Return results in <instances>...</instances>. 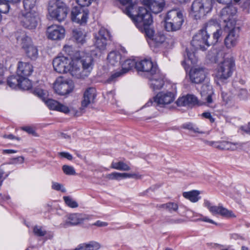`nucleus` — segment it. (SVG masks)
Wrapping results in <instances>:
<instances>
[{"label": "nucleus", "instance_id": "nucleus-23", "mask_svg": "<svg viewBox=\"0 0 250 250\" xmlns=\"http://www.w3.org/2000/svg\"><path fill=\"white\" fill-rule=\"evenodd\" d=\"M96 96V90L94 87H88L85 89L82 101V106L83 108L94 102Z\"/></svg>", "mask_w": 250, "mask_h": 250}, {"label": "nucleus", "instance_id": "nucleus-11", "mask_svg": "<svg viewBox=\"0 0 250 250\" xmlns=\"http://www.w3.org/2000/svg\"><path fill=\"white\" fill-rule=\"evenodd\" d=\"M74 83L71 80L59 77L57 79L54 84V89L55 92L60 95L69 94L73 90Z\"/></svg>", "mask_w": 250, "mask_h": 250}, {"label": "nucleus", "instance_id": "nucleus-51", "mask_svg": "<svg viewBox=\"0 0 250 250\" xmlns=\"http://www.w3.org/2000/svg\"><path fill=\"white\" fill-rule=\"evenodd\" d=\"M238 96L241 99L244 100L246 99L248 96L247 91L245 89H240L238 92Z\"/></svg>", "mask_w": 250, "mask_h": 250}, {"label": "nucleus", "instance_id": "nucleus-56", "mask_svg": "<svg viewBox=\"0 0 250 250\" xmlns=\"http://www.w3.org/2000/svg\"><path fill=\"white\" fill-rule=\"evenodd\" d=\"M22 129L29 134H34L35 133V130L33 128L30 126H24L23 127Z\"/></svg>", "mask_w": 250, "mask_h": 250}, {"label": "nucleus", "instance_id": "nucleus-54", "mask_svg": "<svg viewBox=\"0 0 250 250\" xmlns=\"http://www.w3.org/2000/svg\"><path fill=\"white\" fill-rule=\"evenodd\" d=\"M58 155L61 157L66 158L68 160H72L73 159L72 155L71 154H70L69 153L66 152H59Z\"/></svg>", "mask_w": 250, "mask_h": 250}, {"label": "nucleus", "instance_id": "nucleus-50", "mask_svg": "<svg viewBox=\"0 0 250 250\" xmlns=\"http://www.w3.org/2000/svg\"><path fill=\"white\" fill-rule=\"evenodd\" d=\"M222 98L223 101L225 103V104H228L231 101V98L230 95L227 93L222 92L221 93Z\"/></svg>", "mask_w": 250, "mask_h": 250}, {"label": "nucleus", "instance_id": "nucleus-27", "mask_svg": "<svg viewBox=\"0 0 250 250\" xmlns=\"http://www.w3.org/2000/svg\"><path fill=\"white\" fill-rule=\"evenodd\" d=\"M123 6L125 7L123 9V12L129 17L131 20L135 17L137 14L138 11H136V8L135 4L132 2V0H117Z\"/></svg>", "mask_w": 250, "mask_h": 250}, {"label": "nucleus", "instance_id": "nucleus-57", "mask_svg": "<svg viewBox=\"0 0 250 250\" xmlns=\"http://www.w3.org/2000/svg\"><path fill=\"white\" fill-rule=\"evenodd\" d=\"M202 115L205 118L208 119L210 122L213 123L214 122V119L212 117L209 112H204L202 114Z\"/></svg>", "mask_w": 250, "mask_h": 250}, {"label": "nucleus", "instance_id": "nucleus-41", "mask_svg": "<svg viewBox=\"0 0 250 250\" xmlns=\"http://www.w3.org/2000/svg\"><path fill=\"white\" fill-rule=\"evenodd\" d=\"M182 127L184 129H187L193 131L194 132H197L199 133H203V132L200 131L198 127L194 125L191 123H186L182 125Z\"/></svg>", "mask_w": 250, "mask_h": 250}, {"label": "nucleus", "instance_id": "nucleus-62", "mask_svg": "<svg viewBox=\"0 0 250 250\" xmlns=\"http://www.w3.org/2000/svg\"><path fill=\"white\" fill-rule=\"evenodd\" d=\"M204 206L205 207H207L209 211H210V208H212L213 206H211V203L208 200L206 199L204 201Z\"/></svg>", "mask_w": 250, "mask_h": 250}, {"label": "nucleus", "instance_id": "nucleus-36", "mask_svg": "<svg viewBox=\"0 0 250 250\" xmlns=\"http://www.w3.org/2000/svg\"><path fill=\"white\" fill-rule=\"evenodd\" d=\"M24 12H36V0H23Z\"/></svg>", "mask_w": 250, "mask_h": 250}, {"label": "nucleus", "instance_id": "nucleus-20", "mask_svg": "<svg viewBox=\"0 0 250 250\" xmlns=\"http://www.w3.org/2000/svg\"><path fill=\"white\" fill-rule=\"evenodd\" d=\"M200 93L202 100L205 101L203 103L211 108H214L215 104H213L212 98L213 94L212 86L208 83L203 85Z\"/></svg>", "mask_w": 250, "mask_h": 250}, {"label": "nucleus", "instance_id": "nucleus-52", "mask_svg": "<svg viewBox=\"0 0 250 250\" xmlns=\"http://www.w3.org/2000/svg\"><path fill=\"white\" fill-rule=\"evenodd\" d=\"M24 158L22 156H19L14 158L11 160V163L12 164H22L24 162Z\"/></svg>", "mask_w": 250, "mask_h": 250}, {"label": "nucleus", "instance_id": "nucleus-22", "mask_svg": "<svg viewBox=\"0 0 250 250\" xmlns=\"http://www.w3.org/2000/svg\"><path fill=\"white\" fill-rule=\"evenodd\" d=\"M143 3L154 14L161 12L166 5L165 0H143Z\"/></svg>", "mask_w": 250, "mask_h": 250}, {"label": "nucleus", "instance_id": "nucleus-45", "mask_svg": "<svg viewBox=\"0 0 250 250\" xmlns=\"http://www.w3.org/2000/svg\"><path fill=\"white\" fill-rule=\"evenodd\" d=\"M52 188L57 191H61L62 192H65L66 189L64 188L63 186L57 182H53L52 183Z\"/></svg>", "mask_w": 250, "mask_h": 250}, {"label": "nucleus", "instance_id": "nucleus-16", "mask_svg": "<svg viewBox=\"0 0 250 250\" xmlns=\"http://www.w3.org/2000/svg\"><path fill=\"white\" fill-rule=\"evenodd\" d=\"M207 75V72L204 67L194 66L190 70L189 78L192 83H200L205 80Z\"/></svg>", "mask_w": 250, "mask_h": 250}, {"label": "nucleus", "instance_id": "nucleus-34", "mask_svg": "<svg viewBox=\"0 0 250 250\" xmlns=\"http://www.w3.org/2000/svg\"><path fill=\"white\" fill-rule=\"evenodd\" d=\"M200 192L197 190L184 192L183 193V196L193 203L197 202L201 197L199 196Z\"/></svg>", "mask_w": 250, "mask_h": 250}, {"label": "nucleus", "instance_id": "nucleus-21", "mask_svg": "<svg viewBox=\"0 0 250 250\" xmlns=\"http://www.w3.org/2000/svg\"><path fill=\"white\" fill-rule=\"evenodd\" d=\"M47 33L49 39L52 40H59L64 38L65 30L62 26L54 24L48 27Z\"/></svg>", "mask_w": 250, "mask_h": 250}, {"label": "nucleus", "instance_id": "nucleus-10", "mask_svg": "<svg viewBox=\"0 0 250 250\" xmlns=\"http://www.w3.org/2000/svg\"><path fill=\"white\" fill-rule=\"evenodd\" d=\"M175 100V95L173 93L168 91H162L158 93L153 100H149L145 106H149L154 104L155 105L160 107H164L170 104Z\"/></svg>", "mask_w": 250, "mask_h": 250}, {"label": "nucleus", "instance_id": "nucleus-17", "mask_svg": "<svg viewBox=\"0 0 250 250\" xmlns=\"http://www.w3.org/2000/svg\"><path fill=\"white\" fill-rule=\"evenodd\" d=\"M204 143L209 146H213L221 150L234 151L241 146L239 143H233L228 141H204Z\"/></svg>", "mask_w": 250, "mask_h": 250}, {"label": "nucleus", "instance_id": "nucleus-2", "mask_svg": "<svg viewBox=\"0 0 250 250\" xmlns=\"http://www.w3.org/2000/svg\"><path fill=\"white\" fill-rule=\"evenodd\" d=\"M210 23H208L206 29L200 30L195 34L191 42L192 48L186 49L187 61H190L191 64H194L197 62L198 59L195 55V51L204 50L210 45L209 41H208L209 35L207 30L210 27Z\"/></svg>", "mask_w": 250, "mask_h": 250}, {"label": "nucleus", "instance_id": "nucleus-25", "mask_svg": "<svg viewBox=\"0 0 250 250\" xmlns=\"http://www.w3.org/2000/svg\"><path fill=\"white\" fill-rule=\"evenodd\" d=\"M83 219L81 214L78 213L71 214L68 216L66 220L60 224V226L62 228H67L81 224L83 222Z\"/></svg>", "mask_w": 250, "mask_h": 250}, {"label": "nucleus", "instance_id": "nucleus-28", "mask_svg": "<svg viewBox=\"0 0 250 250\" xmlns=\"http://www.w3.org/2000/svg\"><path fill=\"white\" fill-rule=\"evenodd\" d=\"M210 212L213 214H219L225 217H235L236 216L231 210H228L222 206H213L210 208Z\"/></svg>", "mask_w": 250, "mask_h": 250}, {"label": "nucleus", "instance_id": "nucleus-6", "mask_svg": "<svg viewBox=\"0 0 250 250\" xmlns=\"http://www.w3.org/2000/svg\"><path fill=\"white\" fill-rule=\"evenodd\" d=\"M48 10L50 16L59 21L66 18L68 9L66 4L60 0H51L48 3Z\"/></svg>", "mask_w": 250, "mask_h": 250}, {"label": "nucleus", "instance_id": "nucleus-24", "mask_svg": "<svg viewBox=\"0 0 250 250\" xmlns=\"http://www.w3.org/2000/svg\"><path fill=\"white\" fill-rule=\"evenodd\" d=\"M45 103L47 106L51 110H56L65 114H68L70 112L69 108L59 102L49 99L45 101Z\"/></svg>", "mask_w": 250, "mask_h": 250}, {"label": "nucleus", "instance_id": "nucleus-61", "mask_svg": "<svg viewBox=\"0 0 250 250\" xmlns=\"http://www.w3.org/2000/svg\"><path fill=\"white\" fill-rule=\"evenodd\" d=\"M94 225L98 227H105L107 226V223L105 222H102L98 220L95 223Z\"/></svg>", "mask_w": 250, "mask_h": 250}, {"label": "nucleus", "instance_id": "nucleus-55", "mask_svg": "<svg viewBox=\"0 0 250 250\" xmlns=\"http://www.w3.org/2000/svg\"><path fill=\"white\" fill-rule=\"evenodd\" d=\"M135 176V174H130L126 173H119V179H125L127 178H132Z\"/></svg>", "mask_w": 250, "mask_h": 250}, {"label": "nucleus", "instance_id": "nucleus-44", "mask_svg": "<svg viewBox=\"0 0 250 250\" xmlns=\"http://www.w3.org/2000/svg\"><path fill=\"white\" fill-rule=\"evenodd\" d=\"M63 172L66 175H75L76 172L74 168L70 166L64 165L62 167Z\"/></svg>", "mask_w": 250, "mask_h": 250}, {"label": "nucleus", "instance_id": "nucleus-9", "mask_svg": "<svg viewBox=\"0 0 250 250\" xmlns=\"http://www.w3.org/2000/svg\"><path fill=\"white\" fill-rule=\"evenodd\" d=\"M237 12L236 8L232 5L222 9L220 13V21L224 23L225 29L235 26L236 20L234 17Z\"/></svg>", "mask_w": 250, "mask_h": 250}, {"label": "nucleus", "instance_id": "nucleus-59", "mask_svg": "<svg viewBox=\"0 0 250 250\" xmlns=\"http://www.w3.org/2000/svg\"><path fill=\"white\" fill-rule=\"evenodd\" d=\"M4 80L3 77V68L0 63V84H1Z\"/></svg>", "mask_w": 250, "mask_h": 250}, {"label": "nucleus", "instance_id": "nucleus-40", "mask_svg": "<svg viewBox=\"0 0 250 250\" xmlns=\"http://www.w3.org/2000/svg\"><path fill=\"white\" fill-rule=\"evenodd\" d=\"M27 77H21L19 88L23 90H28L31 87L32 83Z\"/></svg>", "mask_w": 250, "mask_h": 250}, {"label": "nucleus", "instance_id": "nucleus-30", "mask_svg": "<svg viewBox=\"0 0 250 250\" xmlns=\"http://www.w3.org/2000/svg\"><path fill=\"white\" fill-rule=\"evenodd\" d=\"M166 40V36L163 32H158L153 36L151 41H148L150 45L152 47H159Z\"/></svg>", "mask_w": 250, "mask_h": 250}, {"label": "nucleus", "instance_id": "nucleus-42", "mask_svg": "<svg viewBox=\"0 0 250 250\" xmlns=\"http://www.w3.org/2000/svg\"><path fill=\"white\" fill-rule=\"evenodd\" d=\"M33 232L37 236H43L46 234V231L41 226H36L33 228Z\"/></svg>", "mask_w": 250, "mask_h": 250}, {"label": "nucleus", "instance_id": "nucleus-7", "mask_svg": "<svg viewBox=\"0 0 250 250\" xmlns=\"http://www.w3.org/2000/svg\"><path fill=\"white\" fill-rule=\"evenodd\" d=\"M235 66L233 59L230 57L225 58L217 67L216 77L222 82L227 80L232 74Z\"/></svg>", "mask_w": 250, "mask_h": 250}, {"label": "nucleus", "instance_id": "nucleus-8", "mask_svg": "<svg viewBox=\"0 0 250 250\" xmlns=\"http://www.w3.org/2000/svg\"><path fill=\"white\" fill-rule=\"evenodd\" d=\"M212 0H195L191 6V14L196 19H200L212 10Z\"/></svg>", "mask_w": 250, "mask_h": 250}, {"label": "nucleus", "instance_id": "nucleus-13", "mask_svg": "<svg viewBox=\"0 0 250 250\" xmlns=\"http://www.w3.org/2000/svg\"><path fill=\"white\" fill-rule=\"evenodd\" d=\"M110 38L108 30L101 28L94 35V45L100 50H104L107 45V41Z\"/></svg>", "mask_w": 250, "mask_h": 250}, {"label": "nucleus", "instance_id": "nucleus-12", "mask_svg": "<svg viewBox=\"0 0 250 250\" xmlns=\"http://www.w3.org/2000/svg\"><path fill=\"white\" fill-rule=\"evenodd\" d=\"M39 20L36 12H23L21 18V23L24 28L31 30L37 27Z\"/></svg>", "mask_w": 250, "mask_h": 250}, {"label": "nucleus", "instance_id": "nucleus-46", "mask_svg": "<svg viewBox=\"0 0 250 250\" xmlns=\"http://www.w3.org/2000/svg\"><path fill=\"white\" fill-rule=\"evenodd\" d=\"M222 33V31L221 29H217L215 32L213 34V41L210 42V45L213 44L217 42L219 37L221 36Z\"/></svg>", "mask_w": 250, "mask_h": 250}, {"label": "nucleus", "instance_id": "nucleus-4", "mask_svg": "<svg viewBox=\"0 0 250 250\" xmlns=\"http://www.w3.org/2000/svg\"><path fill=\"white\" fill-rule=\"evenodd\" d=\"M14 36L17 43L24 50L27 57L31 60H36L38 57V50L37 47L32 44L31 38L22 30L16 32Z\"/></svg>", "mask_w": 250, "mask_h": 250}, {"label": "nucleus", "instance_id": "nucleus-29", "mask_svg": "<svg viewBox=\"0 0 250 250\" xmlns=\"http://www.w3.org/2000/svg\"><path fill=\"white\" fill-rule=\"evenodd\" d=\"M178 106H186L189 104H198V100L193 95H188L186 96L178 98L176 101Z\"/></svg>", "mask_w": 250, "mask_h": 250}, {"label": "nucleus", "instance_id": "nucleus-60", "mask_svg": "<svg viewBox=\"0 0 250 250\" xmlns=\"http://www.w3.org/2000/svg\"><path fill=\"white\" fill-rule=\"evenodd\" d=\"M35 93L41 98H43L45 95L44 91L42 89H38L35 90Z\"/></svg>", "mask_w": 250, "mask_h": 250}, {"label": "nucleus", "instance_id": "nucleus-37", "mask_svg": "<svg viewBox=\"0 0 250 250\" xmlns=\"http://www.w3.org/2000/svg\"><path fill=\"white\" fill-rule=\"evenodd\" d=\"M73 37L78 43L83 44L85 42V34L80 29H76L73 31Z\"/></svg>", "mask_w": 250, "mask_h": 250}, {"label": "nucleus", "instance_id": "nucleus-43", "mask_svg": "<svg viewBox=\"0 0 250 250\" xmlns=\"http://www.w3.org/2000/svg\"><path fill=\"white\" fill-rule=\"evenodd\" d=\"M63 198L65 204L68 207L72 208H75L78 207V203L71 197L69 196H64Z\"/></svg>", "mask_w": 250, "mask_h": 250}, {"label": "nucleus", "instance_id": "nucleus-33", "mask_svg": "<svg viewBox=\"0 0 250 250\" xmlns=\"http://www.w3.org/2000/svg\"><path fill=\"white\" fill-rule=\"evenodd\" d=\"M20 0H0V12L3 14L7 13L11 5L20 1Z\"/></svg>", "mask_w": 250, "mask_h": 250}, {"label": "nucleus", "instance_id": "nucleus-35", "mask_svg": "<svg viewBox=\"0 0 250 250\" xmlns=\"http://www.w3.org/2000/svg\"><path fill=\"white\" fill-rule=\"evenodd\" d=\"M137 62L132 59H127L122 64V73L125 74L132 68H136Z\"/></svg>", "mask_w": 250, "mask_h": 250}, {"label": "nucleus", "instance_id": "nucleus-38", "mask_svg": "<svg viewBox=\"0 0 250 250\" xmlns=\"http://www.w3.org/2000/svg\"><path fill=\"white\" fill-rule=\"evenodd\" d=\"M21 77L17 76H12L7 79V84L12 88H19Z\"/></svg>", "mask_w": 250, "mask_h": 250}, {"label": "nucleus", "instance_id": "nucleus-63", "mask_svg": "<svg viewBox=\"0 0 250 250\" xmlns=\"http://www.w3.org/2000/svg\"><path fill=\"white\" fill-rule=\"evenodd\" d=\"M4 174V171L1 167H0V186H1L2 184V182L3 181Z\"/></svg>", "mask_w": 250, "mask_h": 250}, {"label": "nucleus", "instance_id": "nucleus-47", "mask_svg": "<svg viewBox=\"0 0 250 250\" xmlns=\"http://www.w3.org/2000/svg\"><path fill=\"white\" fill-rule=\"evenodd\" d=\"M124 74V73H122V71L121 70L120 71L115 72L113 73L107 79V82L109 83L113 82L115 81L116 78L122 76Z\"/></svg>", "mask_w": 250, "mask_h": 250}, {"label": "nucleus", "instance_id": "nucleus-58", "mask_svg": "<svg viewBox=\"0 0 250 250\" xmlns=\"http://www.w3.org/2000/svg\"><path fill=\"white\" fill-rule=\"evenodd\" d=\"M3 137L4 138H6V139H10V140L16 139V140H17L18 141L20 140V138L16 137V136H14L13 135H12L11 134L4 135L3 136Z\"/></svg>", "mask_w": 250, "mask_h": 250}, {"label": "nucleus", "instance_id": "nucleus-64", "mask_svg": "<svg viewBox=\"0 0 250 250\" xmlns=\"http://www.w3.org/2000/svg\"><path fill=\"white\" fill-rule=\"evenodd\" d=\"M242 128L245 132L250 134V123H249L247 126L243 127Z\"/></svg>", "mask_w": 250, "mask_h": 250}, {"label": "nucleus", "instance_id": "nucleus-26", "mask_svg": "<svg viewBox=\"0 0 250 250\" xmlns=\"http://www.w3.org/2000/svg\"><path fill=\"white\" fill-rule=\"evenodd\" d=\"M33 70L32 65L27 62H19L18 64L17 74L19 77H28Z\"/></svg>", "mask_w": 250, "mask_h": 250}, {"label": "nucleus", "instance_id": "nucleus-53", "mask_svg": "<svg viewBox=\"0 0 250 250\" xmlns=\"http://www.w3.org/2000/svg\"><path fill=\"white\" fill-rule=\"evenodd\" d=\"M106 177L111 180H120L119 173L117 172H112L106 175Z\"/></svg>", "mask_w": 250, "mask_h": 250}, {"label": "nucleus", "instance_id": "nucleus-14", "mask_svg": "<svg viewBox=\"0 0 250 250\" xmlns=\"http://www.w3.org/2000/svg\"><path fill=\"white\" fill-rule=\"evenodd\" d=\"M88 10L80 6H75L72 9L71 20L73 21L80 24H85L88 17Z\"/></svg>", "mask_w": 250, "mask_h": 250}, {"label": "nucleus", "instance_id": "nucleus-1", "mask_svg": "<svg viewBox=\"0 0 250 250\" xmlns=\"http://www.w3.org/2000/svg\"><path fill=\"white\" fill-rule=\"evenodd\" d=\"M59 56L53 61L54 70L59 73L69 72L74 77L81 79L87 77L90 73L93 65V58L90 56H86L80 59Z\"/></svg>", "mask_w": 250, "mask_h": 250}, {"label": "nucleus", "instance_id": "nucleus-39", "mask_svg": "<svg viewBox=\"0 0 250 250\" xmlns=\"http://www.w3.org/2000/svg\"><path fill=\"white\" fill-rule=\"evenodd\" d=\"M111 167L120 170L128 171L130 169V167L126 163L122 161L118 162H112Z\"/></svg>", "mask_w": 250, "mask_h": 250}, {"label": "nucleus", "instance_id": "nucleus-31", "mask_svg": "<svg viewBox=\"0 0 250 250\" xmlns=\"http://www.w3.org/2000/svg\"><path fill=\"white\" fill-rule=\"evenodd\" d=\"M121 55L118 51H112L107 56L109 64L112 66H117L120 64Z\"/></svg>", "mask_w": 250, "mask_h": 250}, {"label": "nucleus", "instance_id": "nucleus-18", "mask_svg": "<svg viewBox=\"0 0 250 250\" xmlns=\"http://www.w3.org/2000/svg\"><path fill=\"white\" fill-rule=\"evenodd\" d=\"M229 33L225 39V44L228 48L234 47L238 42L239 38V28L235 26L231 28H227Z\"/></svg>", "mask_w": 250, "mask_h": 250}, {"label": "nucleus", "instance_id": "nucleus-3", "mask_svg": "<svg viewBox=\"0 0 250 250\" xmlns=\"http://www.w3.org/2000/svg\"><path fill=\"white\" fill-rule=\"evenodd\" d=\"M132 20L137 28L142 32L145 33L146 37L149 39V41H151L155 33L149 27L153 20L150 13L147 9L144 7H139L137 14Z\"/></svg>", "mask_w": 250, "mask_h": 250}, {"label": "nucleus", "instance_id": "nucleus-19", "mask_svg": "<svg viewBox=\"0 0 250 250\" xmlns=\"http://www.w3.org/2000/svg\"><path fill=\"white\" fill-rule=\"evenodd\" d=\"M136 69L138 71H142L147 73L149 76L158 69L156 65L153 64L152 61L148 59H144L136 63Z\"/></svg>", "mask_w": 250, "mask_h": 250}, {"label": "nucleus", "instance_id": "nucleus-5", "mask_svg": "<svg viewBox=\"0 0 250 250\" xmlns=\"http://www.w3.org/2000/svg\"><path fill=\"white\" fill-rule=\"evenodd\" d=\"M165 27L167 31H176L179 30L184 22L182 13L174 9L167 12L165 18Z\"/></svg>", "mask_w": 250, "mask_h": 250}, {"label": "nucleus", "instance_id": "nucleus-32", "mask_svg": "<svg viewBox=\"0 0 250 250\" xmlns=\"http://www.w3.org/2000/svg\"><path fill=\"white\" fill-rule=\"evenodd\" d=\"M100 245L97 242L91 241L79 245L74 250H98Z\"/></svg>", "mask_w": 250, "mask_h": 250}, {"label": "nucleus", "instance_id": "nucleus-49", "mask_svg": "<svg viewBox=\"0 0 250 250\" xmlns=\"http://www.w3.org/2000/svg\"><path fill=\"white\" fill-rule=\"evenodd\" d=\"M94 0H76L80 7H87L89 6Z\"/></svg>", "mask_w": 250, "mask_h": 250}, {"label": "nucleus", "instance_id": "nucleus-15", "mask_svg": "<svg viewBox=\"0 0 250 250\" xmlns=\"http://www.w3.org/2000/svg\"><path fill=\"white\" fill-rule=\"evenodd\" d=\"M150 88L153 90L161 89L165 84V75L159 69L147 77Z\"/></svg>", "mask_w": 250, "mask_h": 250}, {"label": "nucleus", "instance_id": "nucleus-48", "mask_svg": "<svg viewBox=\"0 0 250 250\" xmlns=\"http://www.w3.org/2000/svg\"><path fill=\"white\" fill-rule=\"evenodd\" d=\"M166 208L170 212L176 211L178 208V205L175 203H167Z\"/></svg>", "mask_w": 250, "mask_h": 250}]
</instances>
